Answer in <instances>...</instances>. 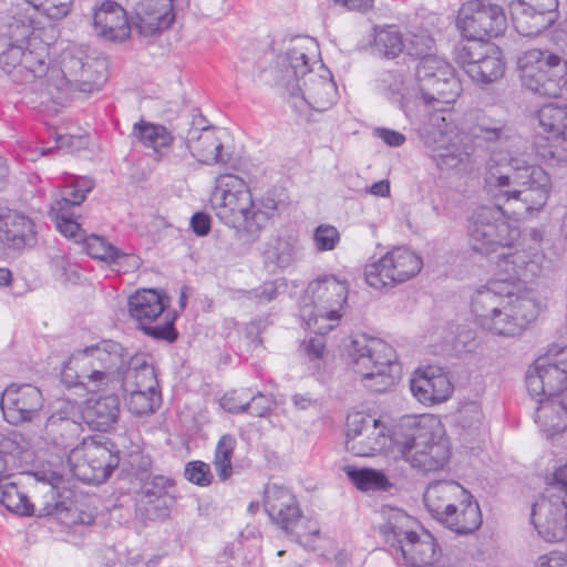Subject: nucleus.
<instances>
[{"instance_id":"33","label":"nucleus","mask_w":567,"mask_h":567,"mask_svg":"<svg viewBox=\"0 0 567 567\" xmlns=\"http://www.w3.org/2000/svg\"><path fill=\"white\" fill-rule=\"evenodd\" d=\"M535 402L534 422L547 437L563 433L567 429V399L532 398Z\"/></svg>"},{"instance_id":"29","label":"nucleus","mask_w":567,"mask_h":567,"mask_svg":"<svg viewBox=\"0 0 567 567\" xmlns=\"http://www.w3.org/2000/svg\"><path fill=\"white\" fill-rule=\"evenodd\" d=\"M410 383L413 396L424 405L442 403L453 392L449 375L439 367L429 365L416 370Z\"/></svg>"},{"instance_id":"23","label":"nucleus","mask_w":567,"mask_h":567,"mask_svg":"<svg viewBox=\"0 0 567 567\" xmlns=\"http://www.w3.org/2000/svg\"><path fill=\"white\" fill-rule=\"evenodd\" d=\"M264 507L269 518L299 544H302L303 536L319 533L316 527H305V517L298 501L287 487L268 484L265 488Z\"/></svg>"},{"instance_id":"54","label":"nucleus","mask_w":567,"mask_h":567,"mask_svg":"<svg viewBox=\"0 0 567 567\" xmlns=\"http://www.w3.org/2000/svg\"><path fill=\"white\" fill-rule=\"evenodd\" d=\"M51 268L61 281L75 282L80 278L76 267L71 265L65 256H54L51 259Z\"/></svg>"},{"instance_id":"55","label":"nucleus","mask_w":567,"mask_h":567,"mask_svg":"<svg viewBox=\"0 0 567 567\" xmlns=\"http://www.w3.org/2000/svg\"><path fill=\"white\" fill-rule=\"evenodd\" d=\"M148 518L151 519H164L169 515L171 506L173 504L172 497H155L150 503H140Z\"/></svg>"},{"instance_id":"36","label":"nucleus","mask_w":567,"mask_h":567,"mask_svg":"<svg viewBox=\"0 0 567 567\" xmlns=\"http://www.w3.org/2000/svg\"><path fill=\"white\" fill-rule=\"evenodd\" d=\"M462 496H466V489L461 484L454 481H436L426 487L423 502L432 517L440 522Z\"/></svg>"},{"instance_id":"44","label":"nucleus","mask_w":567,"mask_h":567,"mask_svg":"<svg viewBox=\"0 0 567 567\" xmlns=\"http://www.w3.org/2000/svg\"><path fill=\"white\" fill-rule=\"evenodd\" d=\"M0 503L11 513L20 516H31L33 504L28 495L22 492L16 483L0 484Z\"/></svg>"},{"instance_id":"12","label":"nucleus","mask_w":567,"mask_h":567,"mask_svg":"<svg viewBox=\"0 0 567 567\" xmlns=\"http://www.w3.org/2000/svg\"><path fill=\"white\" fill-rule=\"evenodd\" d=\"M348 357L357 374L374 392H384L401 375V364L394 348L384 340L367 334L357 336L348 347Z\"/></svg>"},{"instance_id":"60","label":"nucleus","mask_w":567,"mask_h":567,"mask_svg":"<svg viewBox=\"0 0 567 567\" xmlns=\"http://www.w3.org/2000/svg\"><path fill=\"white\" fill-rule=\"evenodd\" d=\"M151 458L143 455L140 451L130 454V465L136 472H146L151 467Z\"/></svg>"},{"instance_id":"26","label":"nucleus","mask_w":567,"mask_h":567,"mask_svg":"<svg viewBox=\"0 0 567 567\" xmlns=\"http://www.w3.org/2000/svg\"><path fill=\"white\" fill-rule=\"evenodd\" d=\"M557 0H516L511 3L513 24L523 37H536L557 19Z\"/></svg>"},{"instance_id":"37","label":"nucleus","mask_w":567,"mask_h":567,"mask_svg":"<svg viewBox=\"0 0 567 567\" xmlns=\"http://www.w3.org/2000/svg\"><path fill=\"white\" fill-rule=\"evenodd\" d=\"M132 135L144 147L153 150L158 157H163L169 153L174 141L173 134L164 125L154 124L144 120L133 125Z\"/></svg>"},{"instance_id":"18","label":"nucleus","mask_w":567,"mask_h":567,"mask_svg":"<svg viewBox=\"0 0 567 567\" xmlns=\"http://www.w3.org/2000/svg\"><path fill=\"white\" fill-rule=\"evenodd\" d=\"M68 76L74 78L82 92L99 91L106 81L105 63L87 55L82 45H71L62 54V68L49 64L40 104L53 96V89L60 90Z\"/></svg>"},{"instance_id":"51","label":"nucleus","mask_w":567,"mask_h":567,"mask_svg":"<svg viewBox=\"0 0 567 567\" xmlns=\"http://www.w3.org/2000/svg\"><path fill=\"white\" fill-rule=\"evenodd\" d=\"M174 486V481L165 475H155L143 486L140 496V503H150L152 498L171 497L169 488Z\"/></svg>"},{"instance_id":"25","label":"nucleus","mask_w":567,"mask_h":567,"mask_svg":"<svg viewBox=\"0 0 567 567\" xmlns=\"http://www.w3.org/2000/svg\"><path fill=\"white\" fill-rule=\"evenodd\" d=\"M43 404L41 390L30 383L13 382L0 395L3 419L12 425L34 422L40 416Z\"/></svg>"},{"instance_id":"34","label":"nucleus","mask_w":567,"mask_h":567,"mask_svg":"<svg viewBox=\"0 0 567 567\" xmlns=\"http://www.w3.org/2000/svg\"><path fill=\"white\" fill-rule=\"evenodd\" d=\"M185 146L199 163L212 165L225 164L223 142L213 127H190L185 136Z\"/></svg>"},{"instance_id":"27","label":"nucleus","mask_w":567,"mask_h":567,"mask_svg":"<svg viewBox=\"0 0 567 567\" xmlns=\"http://www.w3.org/2000/svg\"><path fill=\"white\" fill-rule=\"evenodd\" d=\"M38 243L34 221L16 210L0 212V248L21 251Z\"/></svg>"},{"instance_id":"64","label":"nucleus","mask_w":567,"mask_h":567,"mask_svg":"<svg viewBox=\"0 0 567 567\" xmlns=\"http://www.w3.org/2000/svg\"><path fill=\"white\" fill-rule=\"evenodd\" d=\"M9 477L7 460L0 452V484Z\"/></svg>"},{"instance_id":"22","label":"nucleus","mask_w":567,"mask_h":567,"mask_svg":"<svg viewBox=\"0 0 567 567\" xmlns=\"http://www.w3.org/2000/svg\"><path fill=\"white\" fill-rule=\"evenodd\" d=\"M526 388L530 398L567 399V347L537 358L527 370Z\"/></svg>"},{"instance_id":"32","label":"nucleus","mask_w":567,"mask_h":567,"mask_svg":"<svg viewBox=\"0 0 567 567\" xmlns=\"http://www.w3.org/2000/svg\"><path fill=\"white\" fill-rule=\"evenodd\" d=\"M179 0H127L142 28L152 33L168 29L176 18Z\"/></svg>"},{"instance_id":"41","label":"nucleus","mask_w":567,"mask_h":567,"mask_svg":"<svg viewBox=\"0 0 567 567\" xmlns=\"http://www.w3.org/2000/svg\"><path fill=\"white\" fill-rule=\"evenodd\" d=\"M299 240L296 236L278 237L275 245L264 252L265 261L278 269H286L297 260Z\"/></svg>"},{"instance_id":"31","label":"nucleus","mask_w":567,"mask_h":567,"mask_svg":"<svg viewBox=\"0 0 567 567\" xmlns=\"http://www.w3.org/2000/svg\"><path fill=\"white\" fill-rule=\"evenodd\" d=\"M105 395L96 400H87L81 410L80 419L87 424L91 430L106 432L113 427L120 415L121 396L118 391L99 390Z\"/></svg>"},{"instance_id":"50","label":"nucleus","mask_w":567,"mask_h":567,"mask_svg":"<svg viewBox=\"0 0 567 567\" xmlns=\"http://www.w3.org/2000/svg\"><path fill=\"white\" fill-rule=\"evenodd\" d=\"M287 290V281L285 278H277L272 281H265L257 288L244 291L247 299L259 305L268 303L275 300L279 295Z\"/></svg>"},{"instance_id":"39","label":"nucleus","mask_w":567,"mask_h":567,"mask_svg":"<svg viewBox=\"0 0 567 567\" xmlns=\"http://www.w3.org/2000/svg\"><path fill=\"white\" fill-rule=\"evenodd\" d=\"M481 0H471L464 3L457 14L456 25L461 34L472 42H486V29L481 28L476 11Z\"/></svg>"},{"instance_id":"5","label":"nucleus","mask_w":567,"mask_h":567,"mask_svg":"<svg viewBox=\"0 0 567 567\" xmlns=\"http://www.w3.org/2000/svg\"><path fill=\"white\" fill-rule=\"evenodd\" d=\"M319 58L316 39L297 37L278 60L280 69L276 84L287 91L291 106L299 113L306 110L323 112L337 102V84Z\"/></svg>"},{"instance_id":"8","label":"nucleus","mask_w":567,"mask_h":567,"mask_svg":"<svg viewBox=\"0 0 567 567\" xmlns=\"http://www.w3.org/2000/svg\"><path fill=\"white\" fill-rule=\"evenodd\" d=\"M395 455L420 472H436L447 464L451 447L443 424L434 414L405 415L396 425Z\"/></svg>"},{"instance_id":"57","label":"nucleus","mask_w":567,"mask_h":567,"mask_svg":"<svg viewBox=\"0 0 567 567\" xmlns=\"http://www.w3.org/2000/svg\"><path fill=\"white\" fill-rule=\"evenodd\" d=\"M535 567H567V556L557 550L549 551L537 558Z\"/></svg>"},{"instance_id":"40","label":"nucleus","mask_w":567,"mask_h":567,"mask_svg":"<svg viewBox=\"0 0 567 567\" xmlns=\"http://www.w3.org/2000/svg\"><path fill=\"white\" fill-rule=\"evenodd\" d=\"M372 50L378 54L393 59L405 48L401 32L394 25L374 27Z\"/></svg>"},{"instance_id":"14","label":"nucleus","mask_w":567,"mask_h":567,"mask_svg":"<svg viewBox=\"0 0 567 567\" xmlns=\"http://www.w3.org/2000/svg\"><path fill=\"white\" fill-rule=\"evenodd\" d=\"M455 134H466L468 138L464 140L465 144L471 145V151L462 161H457L452 166H440L441 168H455L458 165L470 161V157L475 153L476 147H485L486 151L493 154L494 162L499 166L498 171L503 173H512L509 166V157L512 155L518 158L528 161L525 142L523 138L514 133L511 126H508L503 120L491 117L486 114H480L476 117L475 124L471 127V132H464L457 128L452 123Z\"/></svg>"},{"instance_id":"16","label":"nucleus","mask_w":567,"mask_h":567,"mask_svg":"<svg viewBox=\"0 0 567 567\" xmlns=\"http://www.w3.org/2000/svg\"><path fill=\"white\" fill-rule=\"evenodd\" d=\"M522 84L547 97L567 99V61L548 50L532 49L518 59Z\"/></svg>"},{"instance_id":"47","label":"nucleus","mask_w":567,"mask_h":567,"mask_svg":"<svg viewBox=\"0 0 567 567\" xmlns=\"http://www.w3.org/2000/svg\"><path fill=\"white\" fill-rule=\"evenodd\" d=\"M234 395H224L220 400V406L230 413H243L247 412L251 416L262 417L268 414L271 409V400L262 394L258 393L254 395L249 401L246 400L240 404H233Z\"/></svg>"},{"instance_id":"21","label":"nucleus","mask_w":567,"mask_h":567,"mask_svg":"<svg viewBox=\"0 0 567 567\" xmlns=\"http://www.w3.org/2000/svg\"><path fill=\"white\" fill-rule=\"evenodd\" d=\"M422 267L423 260L415 251L399 246L365 267V281L377 290L391 288L416 276Z\"/></svg>"},{"instance_id":"28","label":"nucleus","mask_w":567,"mask_h":567,"mask_svg":"<svg viewBox=\"0 0 567 567\" xmlns=\"http://www.w3.org/2000/svg\"><path fill=\"white\" fill-rule=\"evenodd\" d=\"M92 25L96 37L110 42H123L132 31L126 10L112 0H105L93 9Z\"/></svg>"},{"instance_id":"48","label":"nucleus","mask_w":567,"mask_h":567,"mask_svg":"<svg viewBox=\"0 0 567 567\" xmlns=\"http://www.w3.org/2000/svg\"><path fill=\"white\" fill-rule=\"evenodd\" d=\"M236 447V439L230 434L223 435L215 450L214 467L220 481H227L233 475L231 458Z\"/></svg>"},{"instance_id":"15","label":"nucleus","mask_w":567,"mask_h":567,"mask_svg":"<svg viewBox=\"0 0 567 567\" xmlns=\"http://www.w3.org/2000/svg\"><path fill=\"white\" fill-rule=\"evenodd\" d=\"M567 464L555 467L546 476V487L532 506L530 520L546 542H560L567 537Z\"/></svg>"},{"instance_id":"17","label":"nucleus","mask_w":567,"mask_h":567,"mask_svg":"<svg viewBox=\"0 0 567 567\" xmlns=\"http://www.w3.org/2000/svg\"><path fill=\"white\" fill-rule=\"evenodd\" d=\"M169 303L164 292L144 288L128 297L127 309L130 317L146 336L172 343L178 338L175 328L178 313Z\"/></svg>"},{"instance_id":"59","label":"nucleus","mask_w":567,"mask_h":567,"mask_svg":"<svg viewBox=\"0 0 567 567\" xmlns=\"http://www.w3.org/2000/svg\"><path fill=\"white\" fill-rule=\"evenodd\" d=\"M336 6H339L348 11L365 12L373 7L374 0H332Z\"/></svg>"},{"instance_id":"52","label":"nucleus","mask_w":567,"mask_h":567,"mask_svg":"<svg viewBox=\"0 0 567 567\" xmlns=\"http://www.w3.org/2000/svg\"><path fill=\"white\" fill-rule=\"evenodd\" d=\"M312 239L318 251H330L339 245L340 233L332 225L321 224L315 228Z\"/></svg>"},{"instance_id":"19","label":"nucleus","mask_w":567,"mask_h":567,"mask_svg":"<svg viewBox=\"0 0 567 567\" xmlns=\"http://www.w3.org/2000/svg\"><path fill=\"white\" fill-rule=\"evenodd\" d=\"M537 118L543 132L536 134L532 152L526 155H529L530 164L542 169V165L560 166L566 162L560 143L567 141V105L545 104L538 110Z\"/></svg>"},{"instance_id":"63","label":"nucleus","mask_w":567,"mask_h":567,"mask_svg":"<svg viewBox=\"0 0 567 567\" xmlns=\"http://www.w3.org/2000/svg\"><path fill=\"white\" fill-rule=\"evenodd\" d=\"M12 280L11 271L8 268L0 267V286L6 287L10 285Z\"/></svg>"},{"instance_id":"11","label":"nucleus","mask_w":567,"mask_h":567,"mask_svg":"<svg viewBox=\"0 0 567 567\" xmlns=\"http://www.w3.org/2000/svg\"><path fill=\"white\" fill-rule=\"evenodd\" d=\"M381 534L399 564L408 567H434L441 557L434 536L402 509L390 508L386 512V522L381 527Z\"/></svg>"},{"instance_id":"38","label":"nucleus","mask_w":567,"mask_h":567,"mask_svg":"<svg viewBox=\"0 0 567 567\" xmlns=\"http://www.w3.org/2000/svg\"><path fill=\"white\" fill-rule=\"evenodd\" d=\"M436 334L440 337L444 334V337L442 342L432 344V352L434 354L454 352L456 355H460L462 353L472 352L476 347L475 337L471 330H462L455 334L452 329L437 328L431 336V340H434Z\"/></svg>"},{"instance_id":"13","label":"nucleus","mask_w":567,"mask_h":567,"mask_svg":"<svg viewBox=\"0 0 567 567\" xmlns=\"http://www.w3.org/2000/svg\"><path fill=\"white\" fill-rule=\"evenodd\" d=\"M348 284L336 276H323L308 284L299 302V317L307 330L328 333L342 318Z\"/></svg>"},{"instance_id":"6","label":"nucleus","mask_w":567,"mask_h":567,"mask_svg":"<svg viewBox=\"0 0 567 567\" xmlns=\"http://www.w3.org/2000/svg\"><path fill=\"white\" fill-rule=\"evenodd\" d=\"M279 199L274 190L255 198L241 177L224 174L217 177L210 195V205L216 217L248 241L259 238L261 231L275 217Z\"/></svg>"},{"instance_id":"45","label":"nucleus","mask_w":567,"mask_h":567,"mask_svg":"<svg viewBox=\"0 0 567 567\" xmlns=\"http://www.w3.org/2000/svg\"><path fill=\"white\" fill-rule=\"evenodd\" d=\"M34 476L38 481H42L48 484V493L52 498V502H47L42 508L43 515H58L62 512L69 511V503L66 499H55V496H61L59 489L63 482V475L56 471H51L49 473L38 471L34 473Z\"/></svg>"},{"instance_id":"62","label":"nucleus","mask_w":567,"mask_h":567,"mask_svg":"<svg viewBox=\"0 0 567 567\" xmlns=\"http://www.w3.org/2000/svg\"><path fill=\"white\" fill-rule=\"evenodd\" d=\"M369 192L372 194V195H375V196H380V197H386L390 195V185H389V182L388 181H380V182H375L373 183L370 188H369Z\"/></svg>"},{"instance_id":"46","label":"nucleus","mask_w":567,"mask_h":567,"mask_svg":"<svg viewBox=\"0 0 567 567\" xmlns=\"http://www.w3.org/2000/svg\"><path fill=\"white\" fill-rule=\"evenodd\" d=\"M476 17L481 23V28L486 29V40L488 38L498 37L506 28L504 10L497 4L486 3L481 0Z\"/></svg>"},{"instance_id":"30","label":"nucleus","mask_w":567,"mask_h":567,"mask_svg":"<svg viewBox=\"0 0 567 567\" xmlns=\"http://www.w3.org/2000/svg\"><path fill=\"white\" fill-rule=\"evenodd\" d=\"M73 0H19L11 9L12 20L24 25V34L38 28V17L47 16L50 19L66 17L72 8Z\"/></svg>"},{"instance_id":"53","label":"nucleus","mask_w":567,"mask_h":567,"mask_svg":"<svg viewBox=\"0 0 567 567\" xmlns=\"http://www.w3.org/2000/svg\"><path fill=\"white\" fill-rule=\"evenodd\" d=\"M184 476L188 482L202 487L210 485L214 478L209 464L198 460L185 464Z\"/></svg>"},{"instance_id":"7","label":"nucleus","mask_w":567,"mask_h":567,"mask_svg":"<svg viewBox=\"0 0 567 567\" xmlns=\"http://www.w3.org/2000/svg\"><path fill=\"white\" fill-rule=\"evenodd\" d=\"M80 433L81 423L59 412L48 417L42 437L58 449H70L66 465L74 478L87 484L104 483L118 466V452L111 442L93 439L83 440L71 449Z\"/></svg>"},{"instance_id":"56","label":"nucleus","mask_w":567,"mask_h":567,"mask_svg":"<svg viewBox=\"0 0 567 567\" xmlns=\"http://www.w3.org/2000/svg\"><path fill=\"white\" fill-rule=\"evenodd\" d=\"M373 134L378 138L382 140L384 144L391 147L402 146L406 141L405 135L386 127H375Z\"/></svg>"},{"instance_id":"20","label":"nucleus","mask_w":567,"mask_h":567,"mask_svg":"<svg viewBox=\"0 0 567 567\" xmlns=\"http://www.w3.org/2000/svg\"><path fill=\"white\" fill-rule=\"evenodd\" d=\"M396 426L390 430L383 422L357 413L349 417L344 446L354 456L369 457L378 454L395 455Z\"/></svg>"},{"instance_id":"61","label":"nucleus","mask_w":567,"mask_h":567,"mask_svg":"<svg viewBox=\"0 0 567 567\" xmlns=\"http://www.w3.org/2000/svg\"><path fill=\"white\" fill-rule=\"evenodd\" d=\"M293 405L299 410H306L311 406L316 400L309 393H297L292 396Z\"/></svg>"},{"instance_id":"58","label":"nucleus","mask_w":567,"mask_h":567,"mask_svg":"<svg viewBox=\"0 0 567 567\" xmlns=\"http://www.w3.org/2000/svg\"><path fill=\"white\" fill-rule=\"evenodd\" d=\"M190 227L197 236H206L212 227L210 217L202 212L195 213L190 218Z\"/></svg>"},{"instance_id":"42","label":"nucleus","mask_w":567,"mask_h":567,"mask_svg":"<svg viewBox=\"0 0 567 567\" xmlns=\"http://www.w3.org/2000/svg\"><path fill=\"white\" fill-rule=\"evenodd\" d=\"M483 411L481 404L474 401L464 402L460 405L454 415L455 426L460 429V434L467 440V436H478L483 430Z\"/></svg>"},{"instance_id":"10","label":"nucleus","mask_w":567,"mask_h":567,"mask_svg":"<svg viewBox=\"0 0 567 567\" xmlns=\"http://www.w3.org/2000/svg\"><path fill=\"white\" fill-rule=\"evenodd\" d=\"M10 32L13 41L0 54V66L23 86L19 92L25 103L35 106L48 82L44 78L49 70V44L34 35V29L24 34V25L16 20L10 23Z\"/></svg>"},{"instance_id":"9","label":"nucleus","mask_w":567,"mask_h":567,"mask_svg":"<svg viewBox=\"0 0 567 567\" xmlns=\"http://www.w3.org/2000/svg\"><path fill=\"white\" fill-rule=\"evenodd\" d=\"M93 187V179L86 176H74L66 181L61 197L51 204L49 212L56 230L65 238L82 243L84 250L93 259L113 265L118 264L121 258H127L131 265L136 267L137 258L134 255L124 254L104 237L86 235L81 228L75 209L85 200Z\"/></svg>"},{"instance_id":"49","label":"nucleus","mask_w":567,"mask_h":567,"mask_svg":"<svg viewBox=\"0 0 567 567\" xmlns=\"http://www.w3.org/2000/svg\"><path fill=\"white\" fill-rule=\"evenodd\" d=\"M313 332L316 336L310 337L308 340H305L301 344V349L305 352L308 361H309V370L312 375H316L320 379L323 374L321 369V363L323 361V355L326 351V341L324 334L317 332L316 330H309Z\"/></svg>"},{"instance_id":"43","label":"nucleus","mask_w":567,"mask_h":567,"mask_svg":"<svg viewBox=\"0 0 567 567\" xmlns=\"http://www.w3.org/2000/svg\"><path fill=\"white\" fill-rule=\"evenodd\" d=\"M346 472L353 485L362 492L388 491L391 487V483L382 471L349 467Z\"/></svg>"},{"instance_id":"4","label":"nucleus","mask_w":567,"mask_h":567,"mask_svg":"<svg viewBox=\"0 0 567 567\" xmlns=\"http://www.w3.org/2000/svg\"><path fill=\"white\" fill-rule=\"evenodd\" d=\"M61 381L68 388H82L86 392L118 391L135 415L152 414L162 403L151 358L144 353L132 354L113 340L74 351L62 365Z\"/></svg>"},{"instance_id":"35","label":"nucleus","mask_w":567,"mask_h":567,"mask_svg":"<svg viewBox=\"0 0 567 567\" xmlns=\"http://www.w3.org/2000/svg\"><path fill=\"white\" fill-rule=\"evenodd\" d=\"M451 511L440 520L446 528L458 534H472L482 525V513L477 501L466 489V496L460 497Z\"/></svg>"},{"instance_id":"24","label":"nucleus","mask_w":567,"mask_h":567,"mask_svg":"<svg viewBox=\"0 0 567 567\" xmlns=\"http://www.w3.org/2000/svg\"><path fill=\"white\" fill-rule=\"evenodd\" d=\"M464 72L477 83H492L503 76L505 62L498 47L488 42L465 44L458 52Z\"/></svg>"},{"instance_id":"2","label":"nucleus","mask_w":567,"mask_h":567,"mask_svg":"<svg viewBox=\"0 0 567 567\" xmlns=\"http://www.w3.org/2000/svg\"><path fill=\"white\" fill-rule=\"evenodd\" d=\"M509 166L511 174L498 169L486 174L484 188L494 205L477 207L468 218L471 246L480 254L511 249L520 237L517 220L542 210L550 196L551 177L545 169L514 155Z\"/></svg>"},{"instance_id":"1","label":"nucleus","mask_w":567,"mask_h":567,"mask_svg":"<svg viewBox=\"0 0 567 567\" xmlns=\"http://www.w3.org/2000/svg\"><path fill=\"white\" fill-rule=\"evenodd\" d=\"M409 54L420 56L412 85L396 75L389 89L398 95L400 107L414 126L420 138L432 150L437 166H452L466 157L471 145L465 144L466 134H455L450 105L458 97L462 86L454 69L444 59L425 54L423 50H409Z\"/></svg>"},{"instance_id":"3","label":"nucleus","mask_w":567,"mask_h":567,"mask_svg":"<svg viewBox=\"0 0 567 567\" xmlns=\"http://www.w3.org/2000/svg\"><path fill=\"white\" fill-rule=\"evenodd\" d=\"M501 254L494 275L480 286L471 298V311L476 323L497 336H519L536 319L539 305L526 284L539 277L548 267L540 248V231H532L530 244Z\"/></svg>"}]
</instances>
